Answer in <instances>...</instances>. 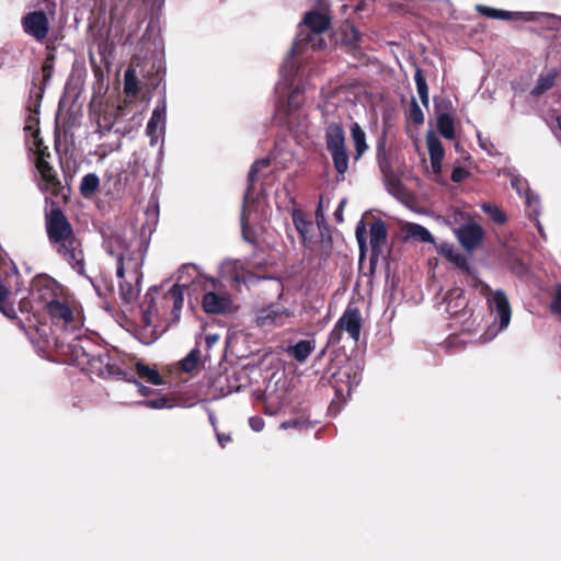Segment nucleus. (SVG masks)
I'll use <instances>...</instances> for the list:
<instances>
[{
    "label": "nucleus",
    "mask_w": 561,
    "mask_h": 561,
    "mask_svg": "<svg viewBox=\"0 0 561 561\" xmlns=\"http://www.w3.org/2000/svg\"><path fill=\"white\" fill-rule=\"evenodd\" d=\"M488 305L491 312L496 313V318L500 320V329H505L512 316L511 305L505 295V293L501 289L495 290L489 298Z\"/></svg>",
    "instance_id": "nucleus-13"
},
{
    "label": "nucleus",
    "mask_w": 561,
    "mask_h": 561,
    "mask_svg": "<svg viewBox=\"0 0 561 561\" xmlns=\"http://www.w3.org/2000/svg\"><path fill=\"white\" fill-rule=\"evenodd\" d=\"M324 139L328 151L346 147L345 131L341 122H331L327 125Z\"/></svg>",
    "instance_id": "nucleus-19"
},
{
    "label": "nucleus",
    "mask_w": 561,
    "mask_h": 561,
    "mask_svg": "<svg viewBox=\"0 0 561 561\" xmlns=\"http://www.w3.org/2000/svg\"><path fill=\"white\" fill-rule=\"evenodd\" d=\"M332 157L333 167L337 173L336 180L344 181L348 170L350 157L346 147L329 151Z\"/></svg>",
    "instance_id": "nucleus-24"
},
{
    "label": "nucleus",
    "mask_w": 561,
    "mask_h": 561,
    "mask_svg": "<svg viewBox=\"0 0 561 561\" xmlns=\"http://www.w3.org/2000/svg\"><path fill=\"white\" fill-rule=\"evenodd\" d=\"M477 10L480 14L497 20H524V21H535V13L533 12H511L505 10H500L486 5L479 4L477 5Z\"/></svg>",
    "instance_id": "nucleus-18"
},
{
    "label": "nucleus",
    "mask_w": 561,
    "mask_h": 561,
    "mask_svg": "<svg viewBox=\"0 0 561 561\" xmlns=\"http://www.w3.org/2000/svg\"><path fill=\"white\" fill-rule=\"evenodd\" d=\"M217 439L219 445L224 448L228 443L231 442V436L229 434L217 433Z\"/></svg>",
    "instance_id": "nucleus-57"
},
{
    "label": "nucleus",
    "mask_w": 561,
    "mask_h": 561,
    "mask_svg": "<svg viewBox=\"0 0 561 561\" xmlns=\"http://www.w3.org/2000/svg\"><path fill=\"white\" fill-rule=\"evenodd\" d=\"M45 228L48 242L55 252L79 275H85V259L81 239L62 209L51 204L45 213Z\"/></svg>",
    "instance_id": "nucleus-1"
},
{
    "label": "nucleus",
    "mask_w": 561,
    "mask_h": 561,
    "mask_svg": "<svg viewBox=\"0 0 561 561\" xmlns=\"http://www.w3.org/2000/svg\"><path fill=\"white\" fill-rule=\"evenodd\" d=\"M38 113L36 112L34 115H30L26 121L25 130L31 131V134L38 128L39 119L36 116Z\"/></svg>",
    "instance_id": "nucleus-50"
},
{
    "label": "nucleus",
    "mask_w": 561,
    "mask_h": 561,
    "mask_svg": "<svg viewBox=\"0 0 561 561\" xmlns=\"http://www.w3.org/2000/svg\"><path fill=\"white\" fill-rule=\"evenodd\" d=\"M511 185L514 190H516V192L522 195V193L524 191H528V183L527 181L519 176V175H515L511 179Z\"/></svg>",
    "instance_id": "nucleus-47"
},
{
    "label": "nucleus",
    "mask_w": 561,
    "mask_h": 561,
    "mask_svg": "<svg viewBox=\"0 0 561 561\" xmlns=\"http://www.w3.org/2000/svg\"><path fill=\"white\" fill-rule=\"evenodd\" d=\"M46 50H48V53H54L55 50V44L53 42L48 43L46 45Z\"/></svg>",
    "instance_id": "nucleus-59"
},
{
    "label": "nucleus",
    "mask_w": 561,
    "mask_h": 561,
    "mask_svg": "<svg viewBox=\"0 0 561 561\" xmlns=\"http://www.w3.org/2000/svg\"><path fill=\"white\" fill-rule=\"evenodd\" d=\"M388 230L382 219H375L369 228L370 265L377 263L387 243Z\"/></svg>",
    "instance_id": "nucleus-11"
},
{
    "label": "nucleus",
    "mask_w": 561,
    "mask_h": 561,
    "mask_svg": "<svg viewBox=\"0 0 561 561\" xmlns=\"http://www.w3.org/2000/svg\"><path fill=\"white\" fill-rule=\"evenodd\" d=\"M458 239L465 249L471 251L481 243L483 230L478 224L463 225L458 230Z\"/></svg>",
    "instance_id": "nucleus-17"
},
{
    "label": "nucleus",
    "mask_w": 561,
    "mask_h": 561,
    "mask_svg": "<svg viewBox=\"0 0 561 561\" xmlns=\"http://www.w3.org/2000/svg\"><path fill=\"white\" fill-rule=\"evenodd\" d=\"M100 187V179L95 173L85 174L80 183V194L85 197H92Z\"/></svg>",
    "instance_id": "nucleus-32"
},
{
    "label": "nucleus",
    "mask_w": 561,
    "mask_h": 561,
    "mask_svg": "<svg viewBox=\"0 0 561 561\" xmlns=\"http://www.w3.org/2000/svg\"><path fill=\"white\" fill-rule=\"evenodd\" d=\"M482 209L484 210L485 214H488L490 216V218L494 222H496L499 225H504L507 221L506 214L500 207H497L495 205L484 204L482 206Z\"/></svg>",
    "instance_id": "nucleus-41"
},
{
    "label": "nucleus",
    "mask_w": 561,
    "mask_h": 561,
    "mask_svg": "<svg viewBox=\"0 0 561 561\" xmlns=\"http://www.w3.org/2000/svg\"><path fill=\"white\" fill-rule=\"evenodd\" d=\"M92 348H98V346L90 340L79 341L71 345L73 363L81 367L82 370H85L90 363L91 354L94 352Z\"/></svg>",
    "instance_id": "nucleus-20"
},
{
    "label": "nucleus",
    "mask_w": 561,
    "mask_h": 561,
    "mask_svg": "<svg viewBox=\"0 0 561 561\" xmlns=\"http://www.w3.org/2000/svg\"><path fill=\"white\" fill-rule=\"evenodd\" d=\"M558 76L559 71L557 70H551L548 73H541L538 77L536 85L531 89L530 94L535 98L542 95L556 84Z\"/></svg>",
    "instance_id": "nucleus-27"
},
{
    "label": "nucleus",
    "mask_w": 561,
    "mask_h": 561,
    "mask_svg": "<svg viewBox=\"0 0 561 561\" xmlns=\"http://www.w3.org/2000/svg\"><path fill=\"white\" fill-rule=\"evenodd\" d=\"M437 129L445 139L451 140L455 138V123L449 113H442L437 116Z\"/></svg>",
    "instance_id": "nucleus-31"
},
{
    "label": "nucleus",
    "mask_w": 561,
    "mask_h": 561,
    "mask_svg": "<svg viewBox=\"0 0 561 561\" xmlns=\"http://www.w3.org/2000/svg\"><path fill=\"white\" fill-rule=\"evenodd\" d=\"M21 25L23 32L37 43H44L50 31V22L47 13L42 10L31 11L23 15Z\"/></svg>",
    "instance_id": "nucleus-6"
},
{
    "label": "nucleus",
    "mask_w": 561,
    "mask_h": 561,
    "mask_svg": "<svg viewBox=\"0 0 561 561\" xmlns=\"http://www.w3.org/2000/svg\"><path fill=\"white\" fill-rule=\"evenodd\" d=\"M96 350L98 352H93V354H91V359L88 367L85 368V371L95 374L98 376H102L105 373H111V356L108 352L105 350H101L100 347H98Z\"/></svg>",
    "instance_id": "nucleus-21"
},
{
    "label": "nucleus",
    "mask_w": 561,
    "mask_h": 561,
    "mask_svg": "<svg viewBox=\"0 0 561 561\" xmlns=\"http://www.w3.org/2000/svg\"><path fill=\"white\" fill-rule=\"evenodd\" d=\"M293 316L288 309L279 304H271L270 306L262 308L256 317V323L259 327H282L286 323V320Z\"/></svg>",
    "instance_id": "nucleus-10"
},
{
    "label": "nucleus",
    "mask_w": 561,
    "mask_h": 561,
    "mask_svg": "<svg viewBox=\"0 0 561 561\" xmlns=\"http://www.w3.org/2000/svg\"><path fill=\"white\" fill-rule=\"evenodd\" d=\"M403 231L408 239L419 240L421 242L434 243V237L432 233L423 226L414 222H408L403 227Z\"/></svg>",
    "instance_id": "nucleus-26"
},
{
    "label": "nucleus",
    "mask_w": 561,
    "mask_h": 561,
    "mask_svg": "<svg viewBox=\"0 0 561 561\" xmlns=\"http://www.w3.org/2000/svg\"><path fill=\"white\" fill-rule=\"evenodd\" d=\"M104 248L111 254L118 259L119 253L130 251L128 243L122 234L113 233L105 238Z\"/></svg>",
    "instance_id": "nucleus-25"
},
{
    "label": "nucleus",
    "mask_w": 561,
    "mask_h": 561,
    "mask_svg": "<svg viewBox=\"0 0 561 561\" xmlns=\"http://www.w3.org/2000/svg\"><path fill=\"white\" fill-rule=\"evenodd\" d=\"M142 263L144 254L139 249L119 253L116 268L117 278H124V276H126L135 280V283H140L142 277Z\"/></svg>",
    "instance_id": "nucleus-7"
},
{
    "label": "nucleus",
    "mask_w": 561,
    "mask_h": 561,
    "mask_svg": "<svg viewBox=\"0 0 561 561\" xmlns=\"http://www.w3.org/2000/svg\"><path fill=\"white\" fill-rule=\"evenodd\" d=\"M35 165L48 188L58 191L61 187L60 180L48 160L35 161Z\"/></svg>",
    "instance_id": "nucleus-22"
},
{
    "label": "nucleus",
    "mask_w": 561,
    "mask_h": 561,
    "mask_svg": "<svg viewBox=\"0 0 561 561\" xmlns=\"http://www.w3.org/2000/svg\"><path fill=\"white\" fill-rule=\"evenodd\" d=\"M302 424H304L302 421H299L297 419H291V420L283 422L280 427L285 428V430H287V428H299Z\"/></svg>",
    "instance_id": "nucleus-55"
},
{
    "label": "nucleus",
    "mask_w": 561,
    "mask_h": 561,
    "mask_svg": "<svg viewBox=\"0 0 561 561\" xmlns=\"http://www.w3.org/2000/svg\"><path fill=\"white\" fill-rule=\"evenodd\" d=\"M293 222L300 234L302 242L305 243L308 237V233L312 229V222L307 220L304 213L299 209L293 211Z\"/></svg>",
    "instance_id": "nucleus-33"
},
{
    "label": "nucleus",
    "mask_w": 561,
    "mask_h": 561,
    "mask_svg": "<svg viewBox=\"0 0 561 561\" xmlns=\"http://www.w3.org/2000/svg\"><path fill=\"white\" fill-rule=\"evenodd\" d=\"M30 294L37 307L45 309L60 297L61 287L53 277L39 275L32 280Z\"/></svg>",
    "instance_id": "nucleus-5"
},
{
    "label": "nucleus",
    "mask_w": 561,
    "mask_h": 561,
    "mask_svg": "<svg viewBox=\"0 0 561 561\" xmlns=\"http://www.w3.org/2000/svg\"><path fill=\"white\" fill-rule=\"evenodd\" d=\"M49 158H50V152H49L47 146L43 149L37 150V152H35V161L48 160Z\"/></svg>",
    "instance_id": "nucleus-56"
},
{
    "label": "nucleus",
    "mask_w": 561,
    "mask_h": 561,
    "mask_svg": "<svg viewBox=\"0 0 561 561\" xmlns=\"http://www.w3.org/2000/svg\"><path fill=\"white\" fill-rule=\"evenodd\" d=\"M19 272L15 266L2 265L0 267V311L8 318L16 321L19 328L33 340L36 334L42 335L43 325L41 324L36 311L41 308L31 298L24 297L19 301V311L24 317H18L13 305L9 301V295L14 282L19 278Z\"/></svg>",
    "instance_id": "nucleus-2"
},
{
    "label": "nucleus",
    "mask_w": 561,
    "mask_h": 561,
    "mask_svg": "<svg viewBox=\"0 0 561 561\" xmlns=\"http://www.w3.org/2000/svg\"><path fill=\"white\" fill-rule=\"evenodd\" d=\"M356 240L359 249V259L362 260L367 252V239H366V227L363 220H360L355 230Z\"/></svg>",
    "instance_id": "nucleus-39"
},
{
    "label": "nucleus",
    "mask_w": 561,
    "mask_h": 561,
    "mask_svg": "<svg viewBox=\"0 0 561 561\" xmlns=\"http://www.w3.org/2000/svg\"><path fill=\"white\" fill-rule=\"evenodd\" d=\"M199 359L201 351L195 347L180 362V369L184 373H192L197 368Z\"/></svg>",
    "instance_id": "nucleus-37"
},
{
    "label": "nucleus",
    "mask_w": 561,
    "mask_h": 561,
    "mask_svg": "<svg viewBox=\"0 0 561 561\" xmlns=\"http://www.w3.org/2000/svg\"><path fill=\"white\" fill-rule=\"evenodd\" d=\"M49 7L55 8V7H56V4H55L54 2H48L47 8H49Z\"/></svg>",
    "instance_id": "nucleus-60"
},
{
    "label": "nucleus",
    "mask_w": 561,
    "mask_h": 561,
    "mask_svg": "<svg viewBox=\"0 0 561 561\" xmlns=\"http://www.w3.org/2000/svg\"><path fill=\"white\" fill-rule=\"evenodd\" d=\"M414 81L416 84V90H417L419 96L421 99V102L425 107H427L430 104L428 85H427L423 69L420 67H416V70L414 73Z\"/></svg>",
    "instance_id": "nucleus-34"
},
{
    "label": "nucleus",
    "mask_w": 561,
    "mask_h": 561,
    "mask_svg": "<svg viewBox=\"0 0 561 561\" xmlns=\"http://www.w3.org/2000/svg\"><path fill=\"white\" fill-rule=\"evenodd\" d=\"M527 203H528L529 207H531V210L528 215L529 219L535 222L539 233L542 234V227H541V224L538 218L539 217V201L537 197L535 198V201H533V197L528 195Z\"/></svg>",
    "instance_id": "nucleus-43"
},
{
    "label": "nucleus",
    "mask_w": 561,
    "mask_h": 561,
    "mask_svg": "<svg viewBox=\"0 0 561 561\" xmlns=\"http://www.w3.org/2000/svg\"><path fill=\"white\" fill-rule=\"evenodd\" d=\"M146 302L148 304L147 308L142 311V319L146 324H150V317L152 314H157L158 310L156 308L154 298L151 296L150 293H147L145 296Z\"/></svg>",
    "instance_id": "nucleus-45"
},
{
    "label": "nucleus",
    "mask_w": 561,
    "mask_h": 561,
    "mask_svg": "<svg viewBox=\"0 0 561 561\" xmlns=\"http://www.w3.org/2000/svg\"><path fill=\"white\" fill-rule=\"evenodd\" d=\"M167 403V400L164 398L151 400L148 402V405L154 409H161L164 408Z\"/></svg>",
    "instance_id": "nucleus-58"
},
{
    "label": "nucleus",
    "mask_w": 561,
    "mask_h": 561,
    "mask_svg": "<svg viewBox=\"0 0 561 561\" xmlns=\"http://www.w3.org/2000/svg\"><path fill=\"white\" fill-rule=\"evenodd\" d=\"M138 377L151 385L160 386L163 383V378L156 368H151L142 362H137L135 365Z\"/></svg>",
    "instance_id": "nucleus-30"
},
{
    "label": "nucleus",
    "mask_w": 561,
    "mask_h": 561,
    "mask_svg": "<svg viewBox=\"0 0 561 561\" xmlns=\"http://www.w3.org/2000/svg\"><path fill=\"white\" fill-rule=\"evenodd\" d=\"M342 333H343V330L340 329L337 327V324L335 323L333 330L330 332L329 334V337H328V345L329 346H334V345H337L340 344L341 340H342Z\"/></svg>",
    "instance_id": "nucleus-48"
},
{
    "label": "nucleus",
    "mask_w": 561,
    "mask_h": 561,
    "mask_svg": "<svg viewBox=\"0 0 561 561\" xmlns=\"http://www.w3.org/2000/svg\"><path fill=\"white\" fill-rule=\"evenodd\" d=\"M54 327L57 329L75 333L83 327L81 316L76 313L75 308L67 299H56L44 309Z\"/></svg>",
    "instance_id": "nucleus-3"
},
{
    "label": "nucleus",
    "mask_w": 561,
    "mask_h": 561,
    "mask_svg": "<svg viewBox=\"0 0 561 561\" xmlns=\"http://www.w3.org/2000/svg\"><path fill=\"white\" fill-rule=\"evenodd\" d=\"M377 161L382 174V178L394 174V170L391 165L390 159L387 157L385 142H380L377 147Z\"/></svg>",
    "instance_id": "nucleus-36"
},
{
    "label": "nucleus",
    "mask_w": 561,
    "mask_h": 561,
    "mask_svg": "<svg viewBox=\"0 0 561 561\" xmlns=\"http://www.w3.org/2000/svg\"><path fill=\"white\" fill-rule=\"evenodd\" d=\"M351 136L355 146V157L357 161L362 158L368 146L366 144V134L358 123H353L351 126Z\"/></svg>",
    "instance_id": "nucleus-29"
},
{
    "label": "nucleus",
    "mask_w": 561,
    "mask_h": 561,
    "mask_svg": "<svg viewBox=\"0 0 561 561\" xmlns=\"http://www.w3.org/2000/svg\"><path fill=\"white\" fill-rule=\"evenodd\" d=\"M345 204H346V199H342L340 202L337 208L334 211V219L336 222H343V220H344L343 210H344Z\"/></svg>",
    "instance_id": "nucleus-54"
},
{
    "label": "nucleus",
    "mask_w": 561,
    "mask_h": 561,
    "mask_svg": "<svg viewBox=\"0 0 561 561\" xmlns=\"http://www.w3.org/2000/svg\"><path fill=\"white\" fill-rule=\"evenodd\" d=\"M210 289L205 287L202 299L203 310L208 314H226L232 310V299L224 289L222 284L215 278L208 279Z\"/></svg>",
    "instance_id": "nucleus-4"
},
{
    "label": "nucleus",
    "mask_w": 561,
    "mask_h": 561,
    "mask_svg": "<svg viewBox=\"0 0 561 561\" xmlns=\"http://www.w3.org/2000/svg\"><path fill=\"white\" fill-rule=\"evenodd\" d=\"M124 92L130 98H136L139 93V81L136 71L131 67H128L125 71Z\"/></svg>",
    "instance_id": "nucleus-35"
},
{
    "label": "nucleus",
    "mask_w": 561,
    "mask_h": 561,
    "mask_svg": "<svg viewBox=\"0 0 561 561\" xmlns=\"http://www.w3.org/2000/svg\"><path fill=\"white\" fill-rule=\"evenodd\" d=\"M388 192L393 196H399L403 192V184L397 173L383 178Z\"/></svg>",
    "instance_id": "nucleus-40"
},
{
    "label": "nucleus",
    "mask_w": 561,
    "mask_h": 561,
    "mask_svg": "<svg viewBox=\"0 0 561 561\" xmlns=\"http://www.w3.org/2000/svg\"><path fill=\"white\" fill-rule=\"evenodd\" d=\"M449 260L455 262L457 264V266H459V267H461V268H463L466 271L469 270V267L467 265V260H466L465 256H462L460 254H455V255L449 254Z\"/></svg>",
    "instance_id": "nucleus-53"
},
{
    "label": "nucleus",
    "mask_w": 561,
    "mask_h": 561,
    "mask_svg": "<svg viewBox=\"0 0 561 561\" xmlns=\"http://www.w3.org/2000/svg\"><path fill=\"white\" fill-rule=\"evenodd\" d=\"M55 61L56 55L54 53H48L42 66V77L44 87L53 77Z\"/></svg>",
    "instance_id": "nucleus-42"
},
{
    "label": "nucleus",
    "mask_w": 561,
    "mask_h": 561,
    "mask_svg": "<svg viewBox=\"0 0 561 561\" xmlns=\"http://www.w3.org/2000/svg\"><path fill=\"white\" fill-rule=\"evenodd\" d=\"M337 327L347 332L354 342L359 341L362 331V314L358 308L347 306L336 322Z\"/></svg>",
    "instance_id": "nucleus-12"
},
{
    "label": "nucleus",
    "mask_w": 561,
    "mask_h": 561,
    "mask_svg": "<svg viewBox=\"0 0 561 561\" xmlns=\"http://www.w3.org/2000/svg\"><path fill=\"white\" fill-rule=\"evenodd\" d=\"M186 286L174 284L162 297L163 307L171 309V318L173 322L180 320L181 310L184 304L183 290Z\"/></svg>",
    "instance_id": "nucleus-15"
},
{
    "label": "nucleus",
    "mask_w": 561,
    "mask_h": 561,
    "mask_svg": "<svg viewBox=\"0 0 561 561\" xmlns=\"http://www.w3.org/2000/svg\"><path fill=\"white\" fill-rule=\"evenodd\" d=\"M271 161L267 158L257 159L254 161V163L251 165V169L248 174V186L244 192L243 196V204H242V214H241V226H242V232L245 234V230L249 226V219L247 216V207L249 205L250 199L252 198L254 186L257 181L256 174L259 171L263 168L270 167Z\"/></svg>",
    "instance_id": "nucleus-9"
},
{
    "label": "nucleus",
    "mask_w": 561,
    "mask_h": 561,
    "mask_svg": "<svg viewBox=\"0 0 561 561\" xmlns=\"http://www.w3.org/2000/svg\"><path fill=\"white\" fill-rule=\"evenodd\" d=\"M302 22L312 33L307 35L305 39L311 44L313 49H322L325 46L324 39L319 38L313 42V35H320L328 31L331 25V18L325 13L313 10L305 14Z\"/></svg>",
    "instance_id": "nucleus-8"
},
{
    "label": "nucleus",
    "mask_w": 561,
    "mask_h": 561,
    "mask_svg": "<svg viewBox=\"0 0 561 561\" xmlns=\"http://www.w3.org/2000/svg\"><path fill=\"white\" fill-rule=\"evenodd\" d=\"M342 376L343 377H346L347 379L350 378V374H342V373H334L331 375L330 379L328 380L329 385L335 389V392L337 394H342V390L337 388L336 386V381L337 380H342Z\"/></svg>",
    "instance_id": "nucleus-49"
},
{
    "label": "nucleus",
    "mask_w": 561,
    "mask_h": 561,
    "mask_svg": "<svg viewBox=\"0 0 561 561\" xmlns=\"http://www.w3.org/2000/svg\"><path fill=\"white\" fill-rule=\"evenodd\" d=\"M314 351V342L310 340H301L295 345L289 346L287 353L297 362L304 363Z\"/></svg>",
    "instance_id": "nucleus-28"
},
{
    "label": "nucleus",
    "mask_w": 561,
    "mask_h": 561,
    "mask_svg": "<svg viewBox=\"0 0 561 561\" xmlns=\"http://www.w3.org/2000/svg\"><path fill=\"white\" fill-rule=\"evenodd\" d=\"M426 145L433 173L438 175L442 172L443 160L445 157L444 146L438 137L431 130L426 134Z\"/></svg>",
    "instance_id": "nucleus-16"
},
{
    "label": "nucleus",
    "mask_w": 561,
    "mask_h": 561,
    "mask_svg": "<svg viewBox=\"0 0 561 561\" xmlns=\"http://www.w3.org/2000/svg\"><path fill=\"white\" fill-rule=\"evenodd\" d=\"M360 34L353 25H345L342 32V43L351 48L359 46Z\"/></svg>",
    "instance_id": "nucleus-38"
},
{
    "label": "nucleus",
    "mask_w": 561,
    "mask_h": 561,
    "mask_svg": "<svg viewBox=\"0 0 561 561\" xmlns=\"http://www.w3.org/2000/svg\"><path fill=\"white\" fill-rule=\"evenodd\" d=\"M251 428L255 432H261L264 428L265 422L260 416H252L249 419Z\"/></svg>",
    "instance_id": "nucleus-51"
},
{
    "label": "nucleus",
    "mask_w": 561,
    "mask_h": 561,
    "mask_svg": "<svg viewBox=\"0 0 561 561\" xmlns=\"http://www.w3.org/2000/svg\"><path fill=\"white\" fill-rule=\"evenodd\" d=\"M165 116H167V99L163 93L154 107L151 117L147 124V135L151 139L156 138L158 134L164 133L165 129Z\"/></svg>",
    "instance_id": "nucleus-14"
},
{
    "label": "nucleus",
    "mask_w": 561,
    "mask_h": 561,
    "mask_svg": "<svg viewBox=\"0 0 561 561\" xmlns=\"http://www.w3.org/2000/svg\"><path fill=\"white\" fill-rule=\"evenodd\" d=\"M409 118L414 125L419 126L424 123V114L416 100L413 98L410 104Z\"/></svg>",
    "instance_id": "nucleus-44"
},
{
    "label": "nucleus",
    "mask_w": 561,
    "mask_h": 561,
    "mask_svg": "<svg viewBox=\"0 0 561 561\" xmlns=\"http://www.w3.org/2000/svg\"><path fill=\"white\" fill-rule=\"evenodd\" d=\"M32 137H33V145H34V147H35V152H37V150L43 149V148H45V147H46V146L44 145L43 138L41 137L39 128H36V129L32 133Z\"/></svg>",
    "instance_id": "nucleus-52"
},
{
    "label": "nucleus",
    "mask_w": 561,
    "mask_h": 561,
    "mask_svg": "<svg viewBox=\"0 0 561 561\" xmlns=\"http://www.w3.org/2000/svg\"><path fill=\"white\" fill-rule=\"evenodd\" d=\"M140 283H135L129 277L118 278L119 297L125 304L133 302L140 293Z\"/></svg>",
    "instance_id": "nucleus-23"
},
{
    "label": "nucleus",
    "mask_w": 561,
    "mask_h": 561,
    "mask_svg": "<svg viewBox=\"0 0 561 561\" xmlns=\"http://www.w3.org/2000/svg\"><path fill=\"white\" fill-rule=\"evenodd\" d=\"M470 176V172L462 168V167H456L453 169L450 180L455 183H460L468 179Z\"/></svg>",
    "instance_id": "nucleus-46"
}]
</instances>
